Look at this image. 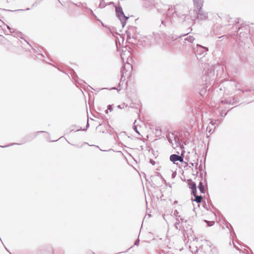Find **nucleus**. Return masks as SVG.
<instances>
[{
	"label": "nucleus",
	"instance_id": "nucleus-9",
	"mask_svg": "<svg viewBox=\"0 0 254 254\" xmlns=\"http://www.w3.org/2000/svg\"><path fill=\"white\" fill-rule=\"evenodd\" d=\"M188 186L190 189H192L196 188V185L194 182H193L190 179L188 180Z\"/></svg>",
	"mask_w": 254,
	"mask_h": 254
},
{
	"label": "nucleus",
	"instance_id": "nucleus-39",
	"mask_svg": "<svg viewBox=\"0 0 254 254\" xmlns=\"http://www.w3.org/2000/svg\"><path fill=\"white\" fill-rule=\"evenodd\" d=\"M241 28H242L241 27H239V28H238V32H239V31L240 30V29H241Z\"/></svg>",
	"mask_w": 254,
	"mask_h": 254
},
{
	"label": "nucleus",
	"instance_id": "nucleus-34",
	"mask_svg": "<svg viewBox=\"0 0 254 254\" xmlns=\"http://www.w3.org/2000/svg\"><path fill=\"white\" fill-rule=\"evenodd\" d=\"M210 124H211L212 125H213L215 123H213V121L212 120H210Z\"/></svg>",
	"mask_w": 254,
	"mask_h": 254
},
{
	"label": "nucleus",
	"instance_id": "nucleus-11",
	"mask_svg": "<svg viewBox=\"0 0 254 254\" xmlns=\"http://www.w3.org/2000/svg\"><path fill=\"white\" fill-rule=\"evenodd\" d=\"M153 36L154 38V40L156 43H157L159 39L161 38L160 34L158 33H153Z\"/></svg>",
	"mask_w": 254,
	"mask_h": 254
},
{
	"label": "nucleus",
	"instance_id": "nucleus-38",
	"mask_svg": "<svg viewBox=\"0 0 254 254\" xmlns=\"http://www.w3.org/2000/svg\"><path fill=\"white\" fill-rule=\"evenodd\" d=\"M22 10H24L23 9H17V10H15V11H22Z\"/></svg>",
	"mask_w": 254,
	"mask_h": 254
},
{
	"label": "nucleus",
	"instance_id": "nucleus-20",
	"mask_svg": "<svg viewBox=\"0 0 254 254\" xmlns=\"http://www.w3.org/2000/svg\"><path fill=\"white\" fill-rule=\"evenodd\" d=\"M184 155L183 153H182L181 155H179L178 161L181 162H183V161H184Z\"/></svg>",
	"mask_w": 254,
	"mask_h": 254
},
{
	"label": "nucleus",
	"instance_id": "nucleus-48",
	"mask_svg": "<svg viewBox=\"0 0 254 254\" xmlns=\"http://www.w3.org/2000/svg\"><path fill=\"white\" fill-rule=\"evenodd\" d=\"M149 45H150V46H152L153 44H149Z\"/></svg>",
	"mask_w": 254,
	"mask_h": 254
},
{
	"label": "nucleus",
	"instance_id": "nucleus-2",
	"mask_svg": "<svg viewBox=\"0 0 254 254\" xmlns=\"http://www.w3.org/2000/svg\"><path fill=\"white\" fill-rule=\"evenodd\" d=\"M115 7L116 9V15L120 19L122 23V27H124L126 24V21L129 18V17L125 15L121 6H115Z\"/></svg>",
	"mask_w": 254,
	"mask_h": 254
},
{
	"label": "nucleus",
	"instance_id": "nucleus-31",
	"mask_svg": "<svg viewBox=\"0 0 254 254\" xmlns=\"http://www.w3.org/2000/svg\"><path fill=\"white\" fill-rule=\"evenodd\" d=\"M206 130L207 131L208 130V132L211 133V128L209 129L208 127H207Z\"/></svg>",
	"mask_w": 254,
	"mask_h": 254
},
{
	"label": "nucleus",
	"instance_id": "nucleus-18",
	"mask_svg": "<svg viewBox=\"0 0 254 254\" xmlns=\"http://www.w3.org/2000/svg\"><path fill=\"white\" fill-rule=\"evenodd\" d=\"M191 195H192L193 196H195L196 195H197L196 193H197V189H196V188H195L194 189H191Z\"/></svg>",
	"mask_w": 254,
	"mask_h": 254
},
{
	"label": "nucleus",
	"instance_id": "nucleus-45",
	"mask_svg": "<svg viewBox=\"0 0 254 254\" xmlns=\"http://www.w3.org/2000/svg\"><path fill=\"white\" fill-rule=\"evenodd\" d=\"M127 65H128V66H130V64H127Z\"/></svg>",
	"mask_w": 254,
	"mask_h": 254
},
{
	"label": "nucleus",
	"instance_id": "nucleus-30",
	"mask_svg": "<svg viewBox=\"0 0 254 254\" xmlns=\"http://www.w3.org/2000/svg\"><path fill=\"white\" fill-rule=\"evenodd\" d=\"M44 132V131H37V132L36 133V134L34 135V137H35L37 134H39V133H41V132Z\"/></svg>",
	"mask_w": 254,
	"mask_h": 254
},
{
	"label": "nucleus",
	"instance_id": "nucleus-41",
	"mask_svg": "<svg viewBox=\"0 0 254 254\" xmlns=\"http://www.w3.org/2000/svg\"><path fill=\"white\" fill-rule=\"evenodd\" d=\"M30 10V8H27L25 10Z\"/></svg>",
	"mask_w": 254,
	"mask_h": 254
},
{
	"label": "nucleus",
	"instance_id": "nucleus-3",
	"mask_svg": "<svg viewBox=\"0 0 254 254\" xmlns=\"http://www.w3.org/2000/svg\"><path fill=\"white\" fill-rule=\"evenodd\" d=\"M193 13L194 15H196V19L197 20H205L208 17V13L204 11L202 9L198 10L194 9Z\"/></svg>",
	"mask_w": 254,
	"mask_h": 254
},
{
	"label": "nucleus",
	"instance_id": "nucleus-46",
	"mask_svg": "<svg viewBox=\"0 0 254 254\" xmlns=\"http://www.w3.org/2000/svg\"><path fill=\"white\" fill-rule=\"evenodd\" d=\"M110 3L111 4H114V2H111Z\"/></svg>",
	"mask_w": 254,
	"mask_h": 254
},
{
	"label": "nucleus",
	"instance_id": "nucleus-27",
	"mask_svg": "<svg viewBox=\"0 0 254 254\" xmlns=\"http://www.w3.org/2000/svg\"><path fill=\"white\" fill-rule=\"evenodd\" d=\"M7 28L9 29L10 32H13L14 29L12 28H11L9 26L7 25Z\"/></svg>",
	"mask_w": 254,
	"mask_h": 254
},
{
	"label": "nucleus",
	"instance_id": "nucleus-1",
	"mask_svg": "<svg viewBox=\"0 0 254 254\" xmlns=\"http://www.w3.org/2000/svg\"><path fill=\"white\" fill-rule=\"evenodd\" d=\"M188 12V8L186 6L181 4H177L174 7L169 6L167 12V16L170 17V19H171V15L172 18H174L176 15L182 20H184Z\"/></svg>",
	"mask_w": 254,
	"mask_h": 254
},
{
	"label": "nucleus",
	"instance_id": "nucleus-8",
	"mask_svg": "<svg viewBox=\"0 0 254 254\" xmlns=\"http://www.w3.org/2000/svg\"><path fill=\"white\" fill-rule=\"evenodd\" d=\"M127 40L129 43L133 44L135 42V38L133 36H131L130 34L127 33Z\"/></svg>",
	"mask_w": 254,
	"mask_h": 254
},
{
	"label": "nucleus",
	"instance_id": "nucleus-15",
	"mask_svg": "<svg viewBox=\"0 0 254 254\" xmlns=\"http://www.w3.org/2000/svg\"><path fill=\"white\" fill-rule=\"evenodd\" d=\"M209 74H211L213 76V77H214V70L213 68H210L209 69L208 71V75L207 76H209ZM214 78H213V79H214Z\"/></svg>",
	"mask_w": 254,
	"mask_h": 254
},
{
	"label": "nucleus",
	"instance_id": "nucleus-13",
	"mask_svg": "<svg viewBox=\"0 0 254 254\" xmlns=\"http://www.w3.org/2000/svg\"><path fill=\"white\" fill-rule=\"evenodd\" d=\"M194 38L193 36H187L186 38H185V41H188L190 43H192L193 41L194 40Z\"/></svg>",
	"mask_w": 254,
	"mask_h": 254
},
{
	"label": "nucleus",
	"instance_id": "nucleus-35",
	"mask_svg": "<svg viewBox=\"0 0 254 254\" xmlns=\"http://www.w3.org/2000/svg\"><path fill=\"white\" fill-rule=\"evenodd\" d=\"M233 103H231L232 104H233L234 103H235V98H233Z\"/></svg>",
	"mask_w": 254,
	"mask_h": 254
},
{
	"label": "nucleus",
	"instance_id": "nucleus-7",
	"mask_svg": "<svg viewBox=\"0 0 254 254\" xmlns=\"http://www.w3.org/2000/svg\"><path fill=\"white\" fill-rule=\"evenodd\" d=\"M197 188L201 193H204L205 192V187L202 182H199Z\"/></svg>",
	"mask_w": 254,
	"mask_h": 254
},
{
	"label": "nucleus",
	"instance_id": "nucleus-24",
	"mask_svg": "<svg viewBox=\"0 0 254 254\" xmlns=\"http://www.w3.org/2000/svg\"><path fill=\"white\" fill-rule=\"evenodd\" d=\"M197 46L198 47H200L201 48H202L203 49H204L205 50V51H208V48H207V47L202 46H201L200 45H198V44H197Z\"/></svg>",
	"mask_w": 254,
	"mask_h": 254
},
{
	"label": "nucleus",
	"instance_id": "nucleus-5",
	"mask_svg": "<svg viewBox=\"0 0 254 254\" xmlns=\"http://www.w3.org/2000/svg\"><path fill=\"white\" fill-rule=\"evenodd\" d=\"M173 19L172 16H171V19H170V17H168L166 15V19H162L161 20V24L164 25V26H166L167 25L170 24V22H172V20Z\"/></svg>",
	"mask_w": 254,
	"mask_h": 254
},
{
	"label": "nucleus",
	"instance_id": "nucleus-16",
	"mask_svg": "<svg viewBox=\"0 0 254 254\" xmlns=\"http://www.w3.org/2000/svg\"><path fill=\"white\" fill-rule=\"evenodd\" d=\"M113 110V106L111 105H109L107 107V109L106 110L105 113L106 114L108 113V111H110V112L112 111Z\"/></svg>",
	"mask_w": 254,
	"mask_h": 254
},
{
	"label": "nucleus",
	"instance_id": "nucleus-23",
	"mask_svg": "<svg viewBox=\"0 0 254 254\" xmlns=\"http://www.w3.org/2000/svg\"><path fill=\"white\" fill-rule=\"evenodd\" d=\"M174 215L177 217V218H179L180 217V216L179 215V212L177 210H175L174 211Z\"/></svg>",
	"mask_w": 254,
	"mask_h": 254
},
{
	"label": "nucleus",
	"instance_id": "nucleus-47",
	"mask_svg": "<svg viewBox=\"0 0 254 254\" xmlns=\"http://www.w3.org/2000/svg\"><path fill=\"white\" fill-rule=\"evenodd\" d=\"M35 3H33V5H32V6H35Z\"/></svg>",
	"mask_w": 254,
	"mask_h": 254
},
{
	"label": "nucleus",
	"instance_id": "nucleus-4",
	"mask_svg": "<svg viewBox=\"0 0 254 254\" xmlns=\"http://www.w3.org/2000/svg\"><path fill=\"white\" fill-rule=\"evenodd\" d=\"M194 2V9L196 10H198L199 9H202V7L203 6V0H193Z\"/></svg>",
	"mask_w": 254,
	"mask_h": 254
},
{
	"label": "nucleus",
	"instance_id": "nucleus-28",
	"mask_svg": "<svg viewBox=\"0 0 254 254\" xmlns=\"http://www.w3.org/2000/svg\"><path fill=\"white\" fill-rule=\"evenodd\" d=\"M150 163L151 164H152L153 165H155V161H154V160H152V159H150Z\"/></svg>",
	"mask_w": 254,
	"mask_h": 254
},
{
	"label": "nucleus",
	"instance_id": "nucleus-26",
	"mask_svg": "<svg viewBox=\"0 0 254 254\" xmlns=\"http://www.w3.org/2000/svg\"><path fill=\"white\" fill-rule=\"evenodd\" d=\"M175 142L179 144H181V142H180V139L178 137H175Z\"/></svg>",
	"mask_w": 254,
	"mask_h": 254
},
{
	"label": "nucleus",
	"instance_id": "nucleus-25",
	"mask_svg": "<svg viewBox=\"0 0 254 254\" xmlns=\"http://www.w3.org/2000/svg\"><path fill=\"white\" fill-rule=\"evenodd\" d=\"M133 129L137 134H138L139 135H140L139 132L138 131V130L137 129V127L135 125H134L133 126Z\"/></svg>",
	"mask_w": 254,
	"mask_h": 254
},
{
	"label": "nucleus",
	"instance_id": "nucleus-21",
	"mask_svg": "<svg viewBox=\"0 0 254 254\" xmlns=\"http://www.w3.org/2000/svg\"><path fill=\"white\" fill-rule=\"evenodd\" d=\"M105 6V4L104 3V0H102L99 5V7L100 8H104Z\"/></svg>",
	"mask_w": 254,
	"mask_h": 254
},
{
	"label": "nucleus",
	"instance_id": "nucleus-17",
	"mask_svg": "<svg viewBox=\"0 0 254 254\" xmlns=\"http://www.w3.org/2000/svg\"><path fill=\"white\" fill-rule=\"evenodd\" d=\"M125 67H126V65H125V66L122 67V77H124V76H126V72H127V71Z\"/></svg>",
	"mask_w": 254,
	"mask_h": 254
},
{
	"label": "nucleus",
	"instance_id": "nucleus-43",
	"mask_svg": "<svg viewBox=\"0 0 254 254\" xmlns=\"http://www.w3.org/2000/svg\"><path fill=\"white\" fill-rule=\"evenodd\" d=\"M190 165H191V166H193V163H190Z\"/></svg>",
	"mask_w": 254,
	"mask_h": 254
},
{
	"label": "nucleus",
	"instance_id": "nucleus-19",
	"mask_svg": "<svg viewBox=\"0 0 254 254\" xmlns=\"http://www.w3.org/2000/svg\"><path fill=\"white\" fill-rule=\"evenodd\" d=\"M204 221L206 223L207 226L209 227L213 226L214 224V221H209L206 220H205Z\"/></svg>",
	"mask_w": 254,
	"mask_h": 254
},
{
	"label": "nucleus",
	"instance_id": "nucleus-12",
	"mask_svg": "<svg viewBox=\"0 0 254 254\" xmlns=\"http://www.w3.org/2000/svg\"><path fill=\"white\" fill-rule=\"evenodd\" d=\"M180 222L179 218H176V222L174 224V227L176 229L180 230L181 228V226H180Z\"/></svg>",
	"mask_w": 254,
	"mask_h": 254
},
{
	"label": "nucleus",
	"instance_id": "nucleus-32",
	"mask_svg": "<svg viewBox=\"0 0 254 254\" xmlns=\"http://www.w3.org/2000/svg\"><path fill=\"white\" fill-rule=\"evenodd\" d=\"M153 38V36H151V35H149V36H148L147 37V38L148 39H151V38Z\"/></svg>",
	"mask_w": 254,
	"mask_h": 254
},
{
	"label": "nucleus",
	"instance_id": "nucleus-36",
	"mask_svg": "<svg viewBox=\"0 0 254 254\" xmlns=\"http://www.w3.org/2000/svg\"><path fill=\"white\" fill-rule=\"evenodd\" d=\"M176 176V173H173L172 174V177H175Z\"/></svg>",
	"mask_w": 254,
	"mask_h": 254
},
{
	"label": "nucleus",
	"instance_id": "nucleus-49",
	"mask_svg": "<svg viewBox=\"0 0 254 254\" xmlns=\"http://www.w3.org/2000/svg\"><path fill=\"white\" fill-rule=\"evenodd\" d=\"M7 2H9L8 0H6Z\"/></svg>",
	"mask_w": 254,
	"mask_h": 254
},
{
	"label": "nucleus",
	"instance_id": "nucleus-6",
	"mask_svg": "<svg viewBox=\"0 0 254 254\" xmlns=\"http://www.w3.org/2000/svg\"><path fill=\"white\" fill-rule=\"evenodd\" d=\"M179 155L176 154H173L170 156V160L173 162L174 164H176L175 162L178 161Z\"/></svg>",
	"mask_w": 254,
	"mask_h": 254
},
{
	"label": "nucleus",
	"instance_id": "nucleus-29",
	"mask_svg": "<svg viewBox=\"0 0 254 254\" xmlns=\"http://www.w3.org/2000/svg\"><path fill=\"white\" fill-rule=\"evenodd\" d=\"M139 240L138 239V240L135 241V242L134 243V245H139Z\"/></svg>",
	"mask_w": 254,
	"mask_h": 254
},
{
	"label": "nucleus",
	"instance_id": "nucleus-10",
	"mask_svg": "<svg viewBox=\"0 0 254 254\" xmlns=\"http://www.w3.org/2000/svg\"><path fill=\"white\" fill-rule=\"evenodd\" d=\"M194 196V199H192V201H195L197 203H200L202 201L203 197L201 195H196Z\"/></svg>",
	"mask_w": 254,
	"mask_h": 254
},
{
	"label": "nucleus",
	"instance_id": "nucleus-14",
	"mask_svg": "<svg viewBox=\"0 0 254 254\" xmlns=\"http://www.w3.org/2000/svg\"><path fill=\"white\" fill-rule=\"evenodd\" d=\"M221 103L226 104H230L232 103V101L230 98H226L221 101Z\"/></svg>",
	"mask_w": 254,
	"mask_h": 254
},
{
	"label": "nucleus",
	"instance_id": "nucleus-44",
	"mask_svg": "<svg viewBox=\"0 0 254 254\" xmlns=\"http://www.w3.org/2000/svg\"><path fill=\"white\" fill-rule=\"evenodd\" d=\"M121 133H124V134H126V132H122Z\"/></svg>",
	"mask_w": 254,
	"mask_h": 254
},
{
	"label": "nucleus",
	"instance_id": "nucleus-40",
	"mask_svg": "<svg viewBox=\"0 0 254 254\" xmlns=\"http://www.w3.org/2000/svg\"><path fill=\"white\" fill-rule=\"evenodd\" d=\"M224 36H225V35H223L222 36L219 37V38H221L224 37Z\"/></svg>",
	"mask_w": 254,
	"mask_h": 254
},
{
	"label": "nucleus",
	"instance_id": "nucleus-42",
	"mask_svg": "<svg viewBox=\"0 0 254 254\" xmlns=\"http://www.w3.org/2000/svg\"><path fill=\"white\" fill-rule=\"evenodd\" d=\"M217 15H218V17H219L220 18H221V16L219 14H217Z\"/></svg>",
	"mask_w": 254,
	"mask_h": 254
},
{
	"label": "nucleus",
	"instance_id": "nucleus-33",
	"mask_svg": "<svg viewBox=\"0 0 254 254\" xmlns=\"http://www.w3.org/2000/svg\"><path fill=\"white\" fill-rule=\"evenodd\" d=\"M203 207L206 208L207 210H208V208L207 207H206V203H204V205H203Z\"/></svg>",
	"mask_w": 254,
	"mask_h": 254
},
{
	"label": "nucleus",
	"instance_id": "nucleus-37",
	"mask_svg": "<svg viewBox=\"0 0 254 254\" xmlns=\"http://www.w3.org/2000/svg\"><path fill=\"white\" fill-rule=\"evenodd\" d=\"M89 124L88 122H87L86 127H89Z\"/></svg>",
	"mask_w": 254,
	"mask_h": 254
},
{
	"label": "nucleus",
	"instance_id": "nucleus-22",
	"mask_svg": "<svg viewBox=\"0 0 254 254\" xmlns=\"http://www.w3.org/2000/svg\"><path fill=\"white\" fill-rule=\"evenodd\" d=\"M14 144H17V143H10V144H7L6 145H4V146L0 145V147H1V148L8 147L11 146L12 145H13Z\"/></svg>",
	"mask_w": 254,
	"mask_h": 254
}]
</instances>
